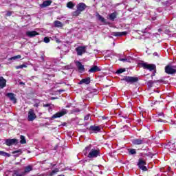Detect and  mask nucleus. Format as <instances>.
<instances>
[{"mask_svg": "<svg viewBox=\"0 0 176 176\" xmlns=\"http://www.w3.org/2000/svg\"><path fill=\"white\" fill-rule=\"evenodd\" d=\"M23 69L22 65L16 66V69Z\"/></svg>", "mask_w": 176, "mask_h": 176, "instance_id": "a18cd8bd", "label": "nucleus"}, {"mask_svg": "<svg viewBox=\"0 0 176 176\" xmlns=\"http://www.w3.org/2000/svg\"><path fill=\"white\" fill-rule=\"evenodd\" d=\"M19 58H21V55H17L15 56H12L9 58V60L12 61V60H19Z\"/></svg>", "mask_w": 176, "mask_h": 176, "instance_id": "c85d7f7f", "label": "nucleus"}, {"mask_svg": "<svg viewBox=\"0 0 176 176\" xmlns=\"http://www.w3.org/2000/svg\"><path fill=\"white\" fill-rule=\"evenodd\" d=\"M55 41H56V43H61V41H60V39H58V38L55 37Z\"/></svg>", "mask_w": 176, "mask_h": 176, "instance_id": "ea45409f", "label": "nucleus"}, {"mask_svg": "<svg viewBox=\"0 0 176 176\" xmlns=\"http://www.w3.org/2000/svg\"><path fill=\"white\" fill-rule=\"evenodd\" d=\"M20 138H21L20 144H26L27 143V140H25V137H24L23 135H21Z\"/></svg>", "mask_w": 176, "mask_h": 176, "instance_id": "2f4dec72", "label": "nucleus"}, {"mask_svg": "<svg viewBox=\"0 0 176 176\" xmlns=\"http://www.w3.org/2000/svg\"><path fill=\"white\" fill-rule=\"evenodd\" d=\"M128 152H129V155H136L137 154V151L134 148H129Z\"/></svg>", "mask_w": 176, "mask_h": 176, "instance_id": "cd10ccee", "label": "nucleus"}, {"mask_svg": "<svg viewBox=\"0 0 176 176\" xmlns=\"http://www.w3.org/2000/svg\"><path fill=\"white\" fill-rule=\"evenodd\" d=\"M153 56H157V57H159V54H157V52H154L153 54Z\"/></svg>", "mask_w": 176, "mask_h": 176, "instance_id": "09e8293b", "label": "nucleus"}, {"mask_svg": "<svg viewBox=\"0 0 176 176\" xmlns=\"http://www.w3.org/2000/svg\"><path fill=\"white\" fill-rule=\"evenodd\" d=\"M109 20H111V21H115V19H116V17H118V12H114L111 14H109Z\"/></svg>", "mask_w": 176, "mask_h": 176, "instance_id": "6ab92c4d", "label": "nucleus"}, {"mask_svg": "<svg viewBox=\"0 0 176 176\" xmlns=\"http://www.w3.org/2000/svg\"><path fill=\"white\" fill-rule=\"evenodd\" d=\"M165 72L168 75H173L176 74V66L167 65L165 67Z\"/></svg>", "mask_w": 176, "mask_h": 176, "instance_id": "7ed1b4c3", "label": "nucleus"}, {"mask_svg": "<svg viewBox=\"0 0 176 176\" xmlns=\"http://www.w3.org/2000/svg\"><path fill=\"white\" fill-rule=\"evenodd\" d=\"M52 67H53V64H52V62L47 61L45 65V68H47V69H50V68H52Z\"/></svg>", "mask_w": 176, "mask_h": 176, "instance_id": "bb28decb", "label": "nucleus"}, {"mask_svg": "<svg viewBox=\"0 0 176 176\" xmlns=\"http://www.w3.org/2000/svg\"><path fill=\"white\" fill-rule=\"evenodd\" d=\"M36 35H39V33L36 31H28L26 32V36L28 38H34V36H36Z\"/></svg>", "mask_w": 176, "mask_h": 176, "instance_id": "dca6fc26", "label": "nucleus"}, {"mask_svg": "<svg viewBox=\"0 0 176 176\" xmlns=\"http://www.w3.org/2000/svg\"><path fill=\"white\" fill-rule=\"evenodd\" d=\"M140 66L142 68H144V69H148V71H155L156 70V65L142 63H140Z\"/></svg>", "mask_w": 176, "mask_h": 176, "instance_id": "f03ea898", "label": "nucleus"}, {"mask_svg": "<svg viewBox=\"0 0 176 176\" xmlns=\"http://www.w3.org/2000/svg\"><path fill=\"white\" fill-rule=\"evenodd\" d=\"M6 86V80L3 77H0V87L1 89H3Z\"/></svg>", "mask_w": 176, "mask_h": 176, "instance_id": "5701e85b", "label": "nucleus"}, {"mask_svg": "<svg viewBox=\"0 0 176 176\" xmlns=\"http://www.w3.org/2000/svg\"><path fill=\"white\" fill-rule=\"evenodd\" d=\"M5 176H13V172L7 171L6 172Z\"/></svg>", "mask_w": 176, "mask_h": 176, "instance_id": "e433bc0d", "label": "nucleus"}, {"mask_svg": "<svg viewBox=\"0 0 176 176\" xmlns=\"http://www.w3.org/2000/svg\"><path fill=\"white\" fill-rule=\"evenodd\" d=\"M120 61H122L123 63H130V58H120Z\"/></svg>", "mask_w": 176, "mask_h": 176, "instance_id": "72a5a7b5", "label": "nucleus"}, {"mask_svg": "<svg viewBox=\"0 0 176 176\" xmlns=\"http://www.w3.org/2000/svg\"><path fill=\"white\" fill-rule=\"evenodd\" d=\"M155 73H156V70H155L154 73H153V76H155Z\"/></svg>", "mask_w": 176, "mask_h": 176, "instance_id": "603ef678", "label": "nucleus"}, {"mask_svg": "<svg viewBox=\"0 0 176 176\" xmlns=\"http://www.w3.org/2000/svg\"><path fill=\"white\" fill-rule=\"evenodd\" d=\"M44 108H47L49 107H50V104H43Z\"/></svg>", "mask_w": 176, "mask_h": 176, "instance_id": "37998d69", "label": "nucleus"}, {"mask_svg": "<svg viewBox=\"0 0 176 176\" xmlns=\"http://www.w3.org/2000/svg\"><path fill=\"white\" fill-rule=\"evenodd\" d=\"M89 118H90V114H88L85 116L84 120H89Z\"/></svg>", "mask_w": 176, "mask_h": 176, "instance_id": "58836bf2", "label": "nucleus"}, {"mask_svg": "<svg viewBox=\"0 0 176 176\" xmlns=\"http://www.w3.org/2000/svg\"><path fill=\"white\" fill-rule=\"evenodd\" d=\"M34 107H35L36 108H38V107H39V103L36 102V103L34 104Z\"/></svg>", "mask_w": 176, "mask_h": 176, "instance_id": "c03bdc74", "label": "nucleus"}, {"mask_svg": "<svg viewBox=\"0 0 176 176\" xmlns=\"http://www.w3.org/2000/svg\"><path fill=\"white\" fill-rule=\"evenodd\" d=\"M162 31H163V30L162 28L158 29L159 32H162Z\"/></svg>", "mask_w": 176, "mask_h": 176, "instance_id": "3c124183", "label": "nucleus"}, {"mask_svg": "<svg viewBox=\"0 0 176 176\" xmlns=\"http://www.w3.org/2000/svg\"><path fill=\"white\" fill-rule=\"evenodd\" d=\"M77 10L76 11V13H80V12H83L87 8L86 4L85 3H80L76 6Z\"/></svg>", "mask_w": 176, "mask_h": 176, "instance_id": "f8f14e48", "label": "nucleus"}, {"mask_svg": "<svg viewBox=\"0 0 176 176\" xmlns=\"http://www.w3.org/2000/svg\"><path fill=\"white\" fill-rule=\"evenodd\" d=\"M76 52H77L78 56H82V54L86 53V47L79 46L76 48Z\"/></svg>", "mask_w": 176, "mask_h": 176, "instance_id": "9d476101", "label": "nucleus"}, {"mask_svg": "<svg viewBox=\"0 0 176 176\" xmlns=\"http://www.w3.org/2000/svg\"><path fill=\"white\" fill-rule=\"evenodd\" d=\"M113 36H123L127 35V32H115L113 33Z\"/></svg>", "mask_w": 176, "mask_h": 176, "instance_id": "4be33fe9", "label": "nucleus"}, {"mask_svg": "<svg viewBox=\"0 0 176 176\" xmlns=\"http://www.w3.org/2000/svg\"><path fill=\"white\" fill-rule=\"evenodd\" d=\"M158 116H164V113L163 112L159 113Z\"/></svg>", "mask_w": 176, "mask_h": 176, "instance_id": "49530a36", "label": "nucleus"}, {"mask_svg": "<svg viewBox=\"0 0 176 176\" xmlns=\"http://www.w3.org/2000/svg\"><path fill=\"white\" fill-rule=\"evenodd\" d=\"M166 148L170 152H171V153H176L175 142L173 141L169 142L168 145H166Z\"/></svg>", "mask_w": 176, "mask_h": 176, "instance_id": "423d86ee", "label": "nucleus"}, {"mask_svg": "<svg viewBox=\"0 0 176 176\" xmlns=\"http://www.w3.org/2000/svg\"><path fill=\"white\" fill-rule=\"evenodd\" d=\"M56 98H52V100H56Z\"/></svg>", "mask_w": 176, "mask_h": 176, "instance_id": "5fc2aeb1", "label": "nucleus"}, {"mask_svg": "<svg viewBox=\"0 0 176 176\" xmlns=\"http://www.w3.org/2000/svg\"><path fill=\"white\" fill-rule=\"evenodd\" d=\"M19 83H20V85H24V82H21Z\"/></svg>", "mask_w": 176, "mask_h": 176, "instance_id": "864d4df0", "label": "nucleus"}, {"mask_svg": "<svg viewBox=\"0 0 176 176\" xmlns=\"http://www.w3.org/2000/svg\"><path fill=\"white\" fill-rule=\"evenodd\" d=\"M122 80H124L126 83H135V82H138V78L137 77H131V76H124Z\"/></svg>", "mask_w": 176, "mask_h": 176, "instance_id": "6e6552de", "label": "nucleus"}, {"mask_svg": "<svg viewBox=\"0 0 176 176\" xmlns=\"http://www.w3.org/2000/svg\"><path fill=\"white\" fill-rule=\"evenodd\" d=\"M19 144V140L17 139H7L6 140V145L7 146H10L12 145L17 144Z\"/></svg>", "mask_w": 176, "mask_h": 176, "instance_id": "1a4fd4ad", "label": "nucleus"}, {"mask_svg": "<svg viewBox=\"0 0 176 176\" xmlns=\"http://www.w3.org/2000/svg\"><path fill=\"white\" fill-rule=\"evenodd\" d=\"M0 156H8V157H9L10 156V154H9L5 151H0Z\"/></svg>", "mask_w": 176, "mask_h": 176, "instance_id": "f704fd0d", "label": "nucleus"}, {"mask_svg": "<svg viewBox=\"0 0 176 176\" xmlns=\"http://www.w3.org/2000/svg\"><path fill=\"white\" fill-rule=\"evenodd\" d=\"M98 19L100 21H102V23H104V21H105V19L104 17H102V16L100 15L99 14H98L97 15Z\"/></svg>", "mask_w": 176, "mask_h": 176, "instance_id": "473e14b6", "label": "nucleus"}, {"mask_svg": "<svg viewBox=\"0 0 176 176\" xmlns=\"http://www.w3.org/2000/svg\"><path fill=\"white\" fill-rule=\"evenodd\" d=\"M88 130L97 134V133H100L101 131V128H100L98 126L91 125L88 128Z\"/></svg>", "mask_w": 176, "mask_h": 176, "instance_id": "9b49d317", "label": "nucleus"}, {"mask_svg": "<svg viewBox=\"0 0 176 176\" xmlns=\"http://www.w3.org/2000/svg\"><path fill=\"white\" fill-rule=\"evenodd\" d=\"M21 153H23V151L20 149L12 151V155H15V156H20V155H21Z\"/></svg>", "mask_w": 176, "mask_h": 176, "instance_id": "a878e982", "label": "nucleus"}, {"mask_svg": "<svg viewBox=\"0 0 176 176\" xmlns=\"http://www.w3.org/2000/svg\"><path fill=\"white\" fill-rule=\"evenodd\" d=\"M157 122H164V123H166V120H163L162 119H159L157 120Z\"/></svg>", "mask_w": 176, "mask_h": 176, "instance_id": "de8ad7c7", "label": "nucleus"}, {"mask_svg": "<svg viewBox=\"0 0 176 176\" xmlns=\"http://www.w3.org/2000/svg\"><path fill=\"white\" fill-rule=\"evenodd\" d=\"M148 30H149V28H146L145 30H142V32H143L144 34H145V33H146V32L148 31Z\"/></svg>", "mask_w": 176, "mask_h": 176, "instance_id": "79ce46f5", "label": "nucleus"}, {"mask_svg": "<svg viewBox=\"0 0 176 176\" xmlns=\"http://www.w3.org/2000/svg\"><path fill=\"white\" fill-rule=\"evenodd\" d=\"M6 96L10 98V101H12L14 104L17 102V99H16V96L13 93H7Z\"/></svg>", "mask_w": 176, "mask_h": 176, "instance_id": "4468645a", "label": "nucleus"}, {"mask_svg": "<svg viewBox=\"0 0 176 176\" xmlns=\"http://www.w3.org/2000/svg\"><path fill=\"white\" fill-rule=\"evenodd\" d=\"M33 169L34 168L32 167V165L25 166L24 172H22V173L23 174V176L25 175V174H28V173H30V171H32Z\"/></svg>", "mask_w": 176, "mask_h": 176, "instance_id": "f3484780", "label": "nucleus"}, {"mask_svg": "<svg viewBox=\"0 0 176 176\" xmlns=\"http://www.w3.org/2000/svg\"><path fill=\"white\" fill-rule=\"evenodd\" d=\"M67 113H68V111L65 109H63L60 111L54 114L52 116V119H57V118H61V116H64V115H67Z\"/></svg>", "mask_w": 176, "mask_h": 176, "instance_id": "0eeeda50", "label": "nucleus"}, {"mask_svg": "<svg viewBox=\"0 0 176 176\" xmlns=\"http://www.w3.org/2000/svg\"><path fill=\"white\" fill-rule=\"evenodd\" d=\"M35 119H36V114H35L34 109H31L29 110L28 113V120L29 122H34Z\"/></svg>", "mask_w": 176, "mask_h": 176, "instance_id": "39448f33", "label": "nucleus"}, {"mask_svg": "<svg viewBox=\"0 0 176 176\" xmlns=\"http://www.w3.org/2000/svg\"><path fill=\"white\" fill-rule=\"evenodd\" d=\"M22 65V68H26L27 67V65Z\"/></svg>", "mask_w": 176, "mask_h": 176, "instance_id": "8fccbe9b", "label": "nucleus"}, {"mask_svg": "<svg viewBox=\"0 0 176 176\" xmlns=\"http://www.w3.org/2000/svg\"><path fill=\"white\" fill-rule=\"evenodd\" d=\"M13 176H24V174L23 172L20 173V170H15L12 172Z\"/></svg>", "mask_w": 176, "mask_h": 176, "instance_id": "393cba45", "label": "nucleus"}, {"mask_svg": "<svg viewBox=\"0 0 176 176\" xmlns=\"http://www.w3.org/2000/svg\"><path fill=\"white\" fill-rule=\"evenodd\" d=\"M58 171H60V170H58V168H55L54 170H53L50 173V176H54V175H56V174H57V173H58Z\"/></svg>", "mask_w": 176, "mask_h": 176, "instance_id": "c756f323", "label": "nucleus"}, {"mask_svg": "<svg viewBox=\"0 0 176 176\" xmlns=\"http://www.w3.org/2000/svg\"><path fill=\"white\" fill-rule=\"evenodd\" d=\"M138 166L142 171H148V168L145 166H146V162L142 160V158L139 159Z\"/></svg>", "mask_w": 176, "mask_h": 176, "instance_id": "20e7f679", "label": "nucleus"}, {"mask_svg": "<svg viewBox=\"0 0 176 176\" xmlns=\"http://www.w3.org/2000/svg\"><path fill=\"white\" fill-rule=\"evenodd\" d=\"M67 6L69 9H73L74 6H75V5L74 4V3H72V1H69L67 3Z\"/></svg>", "mask_w": 176, "mask_h": 176, "instance_id": "7c9ffc66", "label": "nucleus"}, {"mask_svg": "<svg viewBox=\"0 0 176 176\" xmlns=\"http://www.w3.org/2000/svg\"><path fill=\"white\" fill-rule=\"evenodd\" d=\"M168 31H166V34H167Z\"/></svg>", "mask_w": 176, "mask_h": 176, "instance_id": "6e6d98bb", "label": "nucleus"}, {"mask_svg": "<svg viewBox=\"0 0 176 176\" xmlns=\"http://www.w3.org/2000/svg\"><path fill=\"white\" fill-rule=\"evenodd\" d=\"M123 72H126V69L121 68L117 70L116 74H123Z\"/></svg>", "mask_w": 176, "mask_h": 176, "instance_id": "c9c22d12", "label": "nucleus"}, {"mask_svg": "<svg viewBox=\"0 0 176 176\" xmlns=\"http://www.w3.org/2000/svg\"><path fill=\"white\" fill-rule=\"evenodd\" d=\"M44 42L45 43H49V42H50V38L49 37H45Z\"/></svg>", "mask_w": 176, "mask_h": 176, "instance_id": "4c0bfd02", "label": "nucleus"}, {"mask_svg": "<svg viewBox=\"0 0 176 176\" xmlns=\"http://www.w3.org/2000/svg\"><path fill=\"white\" fill-rule=\"evenodd\" d=\"M6 16H12V12L8 11L7 14H6Z\"/></svg>", "mask_w": 176, "mask_h": 176, "instance_id": "a19ab883", "label": "nucleus"}, {"mask_svg": "<svg viewBox=\"0 0 176 176\" xmlns=\"http://www.w3.org/2000/svg\"><path fill=\"white\" fill-rule=\"evenodd\" d=\"M50 5H52V1L47 0L43 2L41 5V8H47V6H50Z\"/></svg>", "mask_w": 176, "mask_h": 176, "instance_id": "412c9836", "label": "nucleus"}, {"mask_svg": "<svg viewBox=\"0 0 176 176\" xmlns=\"http://www.w3.org/2000/svg\"><path fill=\"white\" fill-rule=\"evenodd\" d=\"M89 151V153L87 155V151ZM84 154L87 155L89 159H96L98 156H101V151L98 148H91V144H89L84 150Z\"/></svg>", "mask_w": 176, "mask_h": 176, "instance_id": "f257e3e1", "label": "nucleus"}, {"mask_svg": "<svg viewBox=\"0 0 176 176\" xmlns=\"http://www.w3.org/2000/svg\"><path fill=\"white\" fill-rule=\"evenodd\" d=\"M101 71V69L98 67V66H93L91 67V69L89 70V74H94L96 72H100Z\"/></svg>", "mask_w": 176, "mask_h": 176, "instance_id": "a211bd4d", "label": "nucleus"}, {"mask_svg": "<svg viewBox=\"0 0 176 176\" xmlns=\"http://www.w3.org/2000/svg\"><path fill=\"white\" fill-rule=\"evenodd\" d=\"M132 144L133 145H142L145 144V140L144 138H136L132 140Z\"/></svg>", "mask_w": 176, "mask_h": 176, "instance_id": "ddd939ff", "label": "nucleus"}, {"mask_svg": "<svg viewBox=\"0 0 176 176\" xmlns=\"http://www.w3.org/2000/svg\"><path fill=\"white\" fill-rule=\"evenodd\" d=\"M90 83V77H87L86 78L82 79L79 82L78 85H89Z\"/></svg>", "mask_w": 176, "mask_h": 176, "instance_id": "aec40b11", "label": "nucleus"}, {"mask_svg": "<svg viewBox=\"0 0 176 176\" xmlns=\"http://www.w3.org/2000/svg\"><path fill=\"white\" fill-rule=\"evenodd\" d=\"M74 63L79 72H85V66L82 65V63H80L79 60H76Z\"/></svg>", "mask_w": 176, "mask_h": 176, "instance_id": "2eb2a0df", "label": "nucleus"}, {"mask_svg": "<svg viewBox=\"0 0 176 176\" xmlns=\"http://www.w3.org/2000/svg\"><path fill=\"white\" fill-rule=\"evenodd\" d=\"M54 27H56L57 28H61L64 26L63 23H61L60 21H55L54 22Z\"/></svg>", "mask_w": 176, "mask_h": 176, "instance_id": "b1692460", "label": "nucleus"}]
</instances>
